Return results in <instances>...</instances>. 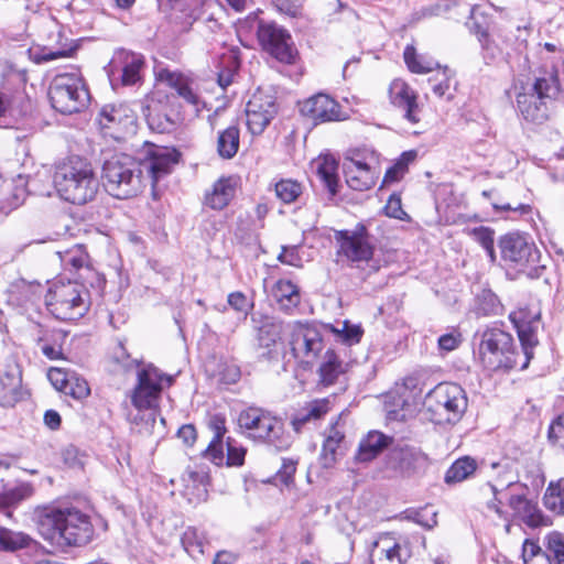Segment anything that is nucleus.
Here are the masks:
<instances>
[{
  "label": "nucleus",
  "instance_id": "nucleus-29",
  "mask_svg": "<svg viewBox=\"0 0 564 564\" xmlns=\"http://www.w3.org/2000/svg\"><path fill=\"white\" fill-rule=\"evenodd\" d=\"M344 438L345 435L341 431L336 427L330 429L319 455V460L324 468H332L336 464Z\"/></svg>",
  "mask_w": 564,
  "mask_h": 564
},
{
  "label": "nucleus",
  "instance_id": "nucleus-40",
  "mask_svg": "<svg viewBox=\"0 0 564 564\" xmlns=\"http://www.w3.org/2000/svg\"><path fill=\"white\" fill-rule=\"evenodd\" d=\"M427 457L417 448L404 447L399 453L400 468L408 473H415L426 464Z\"/></svg>",
  "mask_w": 564,
  "mask_h": 564
},
{
  "label": "nucleus",
  "instance_id": "nucleus-3",
  "mask_svg": "<svg viewBox=\"0 0 564 564\" xmlns=\"http://www.w3.org/2000/svg\"><path fill=\"white\" fill-rule=\"evenodd\" d=\"M53 185L59 198L74 205L94 200L99 189L91 164L79 156H69L56 165Z\"/></svg>",
  "mask_w": 564,
  "mask_h": 564
},
{
  "label": "nucleus",
  "instance_id": "nucleus-23",
  "mask_svg": "<svg viewBox=\"0 0 564 564\" xmlns=\"http://www.w3.org/2000/svg\"><path fill=\"white\" fill-rule=\"evenodd\" d=\"M510 318L517 328L521 343L522 354L524 356V361L521 366V369H524L528 367L530 359L533 356V348L538 344L535 327L532 325V323L524 321L523 312L513 313L510 315Z\"/></svg>",
  "mask_w": 564,
  "mask_h": 564
},
{
  "label": "nucleus",
  "instance_id": "nucleus-52",
  "mask_svg": "<svg viewBox=\"0 0 564 564\" xmlns=\"http://www.w3.org/2000/svg\"><path fill=\"white\" fill-rule=\"evenodd\" d=\"M333 330L348 345L359 343L362 336V329L360 326L350 325L347 321L343 323L341 328H333Z\"/></svg>",
  "mask_w": 564,
  "mask_h": 564
},
{
  "label": "nucleus",
  "instance_id": "nucleus-6",
  "mask_svg": "<svg viewBox=\"0 0 564 564\" xmlns=\"http://www.w3.org/2000/svg\"><path fill=\"white\" fill-rule=\"evenodd\" d=\"M423 404L435 423L454 424L466 412L468 398L459 384L442 382L426 393Z\"/></svg>",
  "mask_w": 564,
  "mask_h": 564
},
{
  "label": "nucleus",
  "instance_id": "nucleus-48",
  "mask_svg": "<svg viewBox=\"0 0 564 564\" xmlns=\"http://www.w3.org/2000/svg\"><path fill=\"white\" fill-rule=\"evenodd\" d=\"M473 238L486 250L491 262L496 260L494 230L487 227H478L471 230Z\"/></svg>",
  "mask_w": 564,
  "mask_h": 564
},
{
  "label": "nucleus",
  "instance_id": "nucleus-15",
  "mask_svg": "<svg viewBox=\"0 0 564 564\" xmlns=\"http://www.w3.org/2000/svg\"><path fill=\"white\" fill-rule=\"evenodd\" d=\"M290 347L295 359L313 364L324 349L321 330L314 325L300 322L290 325Z\"/></svg>",
  "mask_w": 564,
  "mask_h": 564
},
{
  "label": "nucleus",
  "instance_id": "nucleus-34",
  "mask_svg": "<svg viewBox=\"0 0 564 564\" xmlns=\"http://www.w3.org/2000/svg\"><path fill=\"white\" fill-rule=\"evenodd\" d=\"M345 372V366L334 350H327L319 366L321 381L325 386L333 384L339 375Z\"/></svg>",
  "mask_w": 564,
  "mask_h": 564
},
{
  "label": "nucleus",
  "instance_id": "nucleus-46",
  "mask_svg": "<svg viewBox=\"0 0 564 564\" xmlns=\"http://www.w3.org/2000/svg\"><path fill=\"white\" fill-rule=\"evenodd\" d=\"M545 545L552 554L554 564H564V536L558 531H552L545 535Z\"/></svg>",
  "mask_w": 564,
  "mask_h": 564
},
{
  "label": "nucleus",
  "instance_id": "nucleus-32",
  "mask_svg": "<svg viewBox=\"0 0 564 564\" xmlns=\"http://www.w3.org/2000/svg\"><path fill=\"white\" fill-rule=\"evenodd\" d=\"M235 186L229 178H220L217 181L212 193L207 194L206 203L213 209H223L235 196Z\"/></svg>",
  "mask_w": 564,
  "mask_h": 564
},
{
  "label": "nucleus",
  "instance_id": "nucleus-42",
  "mask_svg": "<svg viewBox=\"0 0 564 564\" xmlns=\"http://www.w3.org/2000/svg\"><path fill=\"white\" fill-rule=\"evenodd\" d=\"M524 564H552L550 555L534 541L525 540L522 547Z\"/></svg>",
  "mask_w": 564,
  "mask_h": 564
},
{
  "label": "nucleus",
  "instance_id": "nucleus-36",
  "mask_svg": "<svg viewBox=\"0 0 564 564\" xmlns=\"http://www.w3.org/2000/svg\"><path fill=\"white\" fill-rule=\"evenodd\" d=\"M477 468L476 460L469 456L456 459L445 474L446 484L460 482L471 476Z\"/></svg>",
  "mask_w": 564,
  "mask_h": 564
},
{
  "label": "nucleus",
  "instance_id": "nucleus-43",
  "mask_svg": "<svg viewBox=\"0 0 564 564\" xmlns=\"http://www.w3.org/2000/svg\"><path fill=\"white\" fill-rule=\"evenodd\" d=\"M274 189L276 197L285 204L295 202L303 191L302 185L293 180L279 181L275 184Z\"/></svg>",
  "mask_w": 564,
  "mask_h": 564
},
{
  "label": "nucleus",
  "instance_id": "nucleus-54",
  "mask_svg": "<svg viewBox=\"0 0 564 564\" xmlns=\"http://www.w3.org/2000/svg\"><path fill=\"white\" fill-rule=\"evenodd\" d=\"M70 373L62 368H51L47 372V378L53 387L64 392L67 389V382Z\"/></svg>",
  "mask_w": 564,
  "mask_h": 564
},
{
  "label": "nucleus",
  "instance_id": "nucleus-8",
  "mask_svg": "<svg viewBox=\"0 0 564 564\" xmlns=\"http://www.w3.org/2000/svg\"><path fill=\"white\" fill-rule=\"evenodd\" d=\"M45 303L56 318L76 319L88 311V292L78 282L57 280L50 286Z\"/></svg>",
  "mask_w": 564,
  "mask_h": 564
},
{
  "label": "nucleus",
  "instance_id": "nucleus-18",
  "mask_svg": "<svg viewBox=\"0 0 564 564\" xmlns=\"http://www.w3.org/2000/svg\"><path fill=\"white\" fill-rule=\"evenodd\" d=\"M156 78L175 90L177 96L192 107L196 116L205 108V101L199 96L195 82L189 76L177 70L160 68L156 70Z\"/></svg>",
  "mask_w": 564,
  "mask_h": 564
},
{
  "label": "nucleus",
  "instance_id": "nucleus-62",
  "mask_svg": "<svg viewBox=\"0 0 564 564\" xmlns=\"http://www.w3.org/2000/svg\"><path fill=\"white\" fill-rule=\"evenodd\" d=\"M306 408L314 420H318L329 411V402L327 399L314 400Z\"/></svg>",
  "mask_w": 564,
  "mask_h": 564
},
{
  "label": "nucleus",
  "instance_id": "nucleus-61",
  "mask_svg": "<svg viewBox=\"0 0 564 564\" xmlns=\"http://www.w3.org/2000/svg\"><path fill=\"white\" fill-rule=\"evenodd\" d=\"M73 46L70 44H65L57 50L44 48L42 54L39 57L41 62H50L57 59L59 57L68 56L70 52H73Z\"/></svg>",
  "mask_w": 564,
  "mask_h": 564
},
{
  "label": "nucleus",
  "instance_id": "nucleus-30",
  "mask_svg": "<svg viewBox=\"0 0 564 564\" xmlns=\"http://www.w3.org/2000/svg\"><path fill=\"white\" fill-rule=\"evenodd\" d=\"M542 500L550 512L564 517V478L551 480L545 488Z\"/></svg>",
  "mask_w": 564,
  "mask_h": 564
},
{
  "label": "nucleus",
  "instance_id": "nucleus-1",
  "mask_svg": "<svg viewBox=\"0 0 564 564\" xmlns=\"http://www.w3.org/2000/svg\"><path fill=\"white\" fill-rule=\"evenodd\" d=\"M175 150L144 143L138 159L118 153L107 159L102 165V177L108 192L117 198H130L142 192L150 182L152 187L171 173L178 161Z\"/></svg>",
  "mask_w": 564,
  "mask_h": 564
},
{
  "label": "nucleus",
  "instance_id": "nucleus-21",
  "mask_svg": "<svg viewBox=\"0 0 564 564\" xmlns=\"http://www.w3.org/2000/svg\"><path fill=\"white\" fill-rule=\"evenodd\" d=\"M144 65L143 56L124 50L118 51L111 63V74H119L123 85H134L141 79Z\"/></svg>",
  "mask_w": 564,
  "mask_h": 564
},
{
  "label": "nucleus",
  "instance_id": "nucleus-41",
  "mask_svg": "<svg viewBox=\"0 0 564 564\" xmlns=\"http://www.w3.org/2000/svg\"><path fill=\"white\" fill-rule=\"evenodd\" d=\"M8 187L11 188L10 196L6 200L0 202V213L6 215L21 206L28 195L22 178L19 180L18 185L12 186V184H8Z\"/></svg>",
  "mask_w": 564,
  "mask_h": 564
},
{
  "label": "nucleus",
  "instance_id": "nucleus-27",
  "mask_svg": "<svg viewBox=\"0 0 564 564\" xmlns=\"http://www.w3.org/2000/svg\"><path fill=\"white\" fill-rule=\"evenodd\" d=\"M271 296L281 310L290 311L301 301L299 288L290 280H279L271 289Z\"/></svg>",
  "mask_w": 564,
  "mask_h": 564
},
{
  "label": "nucleus",
  "instance_id": "nucleus-35",
  "mask_svg": "<svg viewBox=\"0 0 564 564\" xmlns=\"http://www.w3.org/2000/svg\"><path fill=\"white\" fill-rule=\"evenodd\" d=\"M283 324L282 322L268 317L259 328L258 340L259 345L263 348L271 349L282 338Z\"/></svg>",
  "mask_w": 564,
  "mask_h": 564
},
{
  "label": "nucleus",
  "instance_id": "nucleus-49",
  "mask_svg": "<svg viewBox=\"0 0 564 564\" xmlns=\"http://www.w3.org/2000/svg\"><path fill=\"white\" fill-rule=\"evenodd\" d=\"M64 393L72 395L74 399L82 400L89 395L90 389L88 382L75 373H70L67 389Z\"/></svg>",
  "mask_w": 564,
  "mask_h": 564
},
{
  "label": "nucleus",
  "instance_id": "nucleus-12",
  "mask_svg": "<svg viewBox=\"0 0 564 564\" xmlns=\"http://www.w3.org/2000/svg\"><path fill=\"white\" fill-rule=\"evenodd\" d=\"M502 260L519 272L529 276L538 274L540 252L536 247L519 234H509L499 241Z\"/></svg>",
  "mask_w": 564,
  "mask_h": 564
},
{
  "label": "nucleus",
  "instance_id": "nucleus-50",
  "mask_svg": "<svg viewBox=\"0 0 564 564\" xmlns=\"http://www.w3.org/2000/svg\"><path fill=\"white\" fill-rule=\"evenodd\" d=\"M501 310L497 296L490 292H484L478 297L477 312L481 315H496Z\"/></svg>",
  "mask_w": 564,
  "mask_h": 564
},
{
  "label": "nucleus",
  "instance_id": "nucleus-7",
  "mask_svg": "<svg viewBox=\"0 0 564 564\" xmlns=\"http://www.w3.org/2000/svg\"><path fill=\"white\" fill-rule=\"evenodd\" d=\"M477 356L488 370H510L518 365L520 356L512 336L498 328H487L480 335Z\"/></svg>",
  "mask_w": 564,
  "mask_h": 564
},
{
  "label": "nucleus",
  "instance_id": "nucleus-37",
  "mask_svg": "<svg viewBox=\"0 0 564 564\" xmlns=\"http://www.w3.org/2000/svg\"><path fill=\"white\" fill-rule=\"evenodd\" d=\"M182 544L191 556L196 557L204 554L207 538L204 531L189 527L182 535Z\"/></svg>",
  "mask_w": 564,
  "mask_h": 564
},
{
  "label": "nucleus",
  "instance_id": "nucleus-47",
  "mask_svg": "<svg viewBox=\"0 0 564 564\" xmlns=\"http://www.w3.org/2000/svg\"><path fill=\"white\" fill-rule=\"evenodd\" d=\"M405 64L412 73L424 74L433 69L432 62H425L413 46H406L403 53Z\"/></svg>",
  "mask_w": 564,
  "mask_h": 564
},
{
  "label": "nucleus",
  "instance_id": "nucleus-26",
  "mask_svg": "<svg viewBox=\"0 0 564 564\" xmlns=\"http://www.w3.org/2000/svg\"><path fill=\"white\" fill-rule=\"evenodd\" d=\"M509 506L527 525L535 528L542 523L543 513L536 502L527 499L524 496H511Z\"/></svg>",
  "mask_w": 564,
  "mask_h": 564
},
{
  "label": "nucleus",
  "instance_id": "nucleus-28",
  "mask_svg": "<svg viewBox=\"0 0 564 564\" xmlns=\"http://www.w3.org/2000/svg\"><path fill=\"white\" fill-rule=\"evenodd\" d=\"M134 116L126 105H106L99 113V124L102 129H110L115 126L132 123Z\"/></svg>",
  "mask_w": 564,
  "mask_h": 564
},
{
  "label": "nucleus",
  "instance_id": "nucleus-45",
  "mask_svg": "<svg viewBox=\"0 0 564 564\" xmlns=\"http://www.w3.org/2000/svg\"><path fill=\"white\" fill-rule=\"evenodd\" d=\"M33 487L30 484L22 482L4 491L1 500L4 506H14L29 499L33 495Z\"/></svg>",
  "mask_w": 564,
  "mask_h": 564
},
{
  "label": "nucleus",
  "instance_id": "nucleus-19",
  "mask_svg": "<svg viewBox=\"0 0 564 564\" xmlns=\"http://www.w3.org/2000/svg\"><path fill=\"white\" fill-rule=\"evenodd\" d=\"M390 104L403 112V118L416 124L421 121V109L417 104V94L403 79H393L388 88Z\"/></svg>",
  "mask_w": 564,
  "mask_h": 564
},
{
  "label": "nucleus",
  "instance_id": "nucleus-58",
  "mask_svg": "<svg viewBox=\"0 0 564 564\" xmlns=\"http://www.w3.org/2000/svg\"><path fill=\"white\" fill-rule=\"evenodd\" d=\"M296 463L293 459H283L281 468L275 475V480L289 486L293 481Z\"/></svg>",
  "mask_w": 564,
  "mask_h": 564
},
{
  "label": "nucleus",
  "instance_id": "nucleus-38",
  "mask_svg": "<svg viewBox=\"0 0 564 564\" xmlns=\"http://www.w3.org/2000/svg\"><path fill=\"white\" fill-rule=\"evenodd\" d=\"M32 538L20 531H12L0 525V551L14 552L31 544Z\"/></svg>",
  "mask_w": 564,
  "mask_h": 564
},
{
  "label": "nucleus",
  "instance_id": "nucleus-63",
  "mask_svg": "<svg viewBox=\"0 0 564 564\" xmlns=\"http://www.w3.org/2000/svg\"><path fill=\"white\" fill-rule=\"evenodd\" d=\"M206 456L215 464L221 465L224 462L223 441L216 442L212 440L210 444L206 449Z\"/></svg>",
  "mask_w": 564,
  "mask_h": 564
},
{
  "label": "nucleus",
  "instance_id": "nucleus-59",
  "mask_svg": "<svg viewBox=\"0 0 564 564\" xmlns=\"http://www.w3.org/2000/svg\"><path fill=\"white\" fill-rule=\"evenodd\" d=\"M384 213L387 216L403 219L406 213L402 209L401 198L397 195H391L384 206Z\"/></svg>",
  "mask_w": 564,
  "mask_h": 564
},
{
  "label": "nucleus",
  "instance_id": "nucleus-11",
  "mask_svg": "<svg viewBox=\"0 0 564 564\" xmlns=\"http://www.w3.org/2000/svg\"><path fill=\"white\" fill-rule=\"evenodd\" d=\"M343 167L346 183L354 191L372 188L381 174L379 156L375 151H352L345 158Z\"/></svg>",
  "mask_w": 564,
  "mask_h": 564
},
{
  "label": "nucleus",
  "instance_id": "nucleus-33",
  "mask_svg": "<svg viewBox=\"0 0 564 564\" xmlns=\"http://www.w3.org/2000/svg\"><path fill=\"white\" fill-rule=\"evenodd\" d=\"M239 149V128L229 126L219 131L217 137V153L223 159L234 158Z\"/></svg>",
  "mask_w": 564,
  "mask_h": 564
},
{
  "label": "nucleus",
  "instance_id": "nucleus-14",
  "mask_svg": "<svg viewBox=\"0 0 564 564\" xmlns=\"http://www.w3.org/2000/svg\"><path fill=\"white\" fill-rule=\"evenodd\" d=\"M335 240L338 246L337 254L347 261L359 265L371 260L373 246L364 225L335 231Z\"/></svg>",
  "mask_w": 564,
  "mask_h": 564
},
{
  "label": "nucleus",
  "instance_id": "nucleus-13",
  "mask_svg": "<svg viewBox=\"0 0 564 564\" xmlns=\"http://www.w3.org/2000/svg\"><path fill=\"white\" fill-rule=\"evenodd\" d=\"M257 36L262 48L284 64H293L297 57L291 34L274 22L260 21Z\"/></svg>",
  "mask_w": 564,
  "mask_h": 564
},
{
  "label": "nucleus",
  "instance_id": "nucleus-10",
  "mask_svg": "<svg viewBox=\"0 0 564 564\" xmlns=\"http://www.w3.org/2000/svg\"><path fill=\"white\" fill-rule=\"evenodd\" d=\"M52 107L61 113H74L84 109L89 93L78 72L56 75L48 89Z\"/></svg>",
  "mask_w": 564,
  "mask_h": 564
},
{
  "label": "nucleus",
  "instance_id": "nucleus-39",
  "mask_svg": "<svg viewBox=\"0 0 564 564\" xmlns=\"http://www.w3.org/2000/svg\"><path fill=\"white\" fill-rule=\"evenodd\" d=\"M62 265L69 271H77L88 262V254L80 245H75L65 251H57Z\"/></svg>",
  "mask_w": 564,
  "mask_h": 564
},
{
  "label": "nucleus",
  "instance_id": "nucleus-31",
  "mask_svg": "<svg viewBox=\"0 0 564 564\" xmlns=\"http://www.w3.org/2000/svg\"><path fill=\"white\" fill-rule=\"evenodd\" d=\"M316 173L319 180L324 183L332 195L337 193L338 183V163L335 158L330 155H324L315 162Z\"/></svg>",
  "mask_w": 564,
  "mask_h": 564
},
{
  "label": "nucleus",
  "instance_id": "nucleus-17",
  "mask_svg": "<svg viewBox=\"0 0 564 564\" xmlns=\"http://www.w3.org/2000/svg\"><path fill=\"white\" fill-rule=\"evenodd\" d=\"M278 113L275 97L257 90L246 107L247 127L252 134H261Z\"/></svg>",
  "mask_w": 564,
  "mask_h": 564
},
{
  "label": "nucleus",
  "instance_id": "nucleus-20",
  "mask_svg": "<svg viewBox=\"0 0 564 564\" xmlns=\"http://www.w3.org/2000/svg\"><path fill=\"white\" fill-rule=\"evenodd\" d=\"M301 112L315 123L348 119V116L341 111L339 104L325 94H317L306 99L301 105Z\"/></svg>",
  "mask_w": 564,
  "mask_h": 564
},
{
  "label": "nucleus",
  "instance_id": "nucleus-9",
  "mask_svg": "<svg viewBox=\"0 0 564 564\" xmlns=\"http://www.w3.org/2000/svg\"><path fill=\"white\" fill-rule=\"evenodd\" d=\"M174 379L162 372L153 365H144L137 371V382L130 391L131 404L138 411H150L154 422V412L158 410L162 391L172 386Z\"/></svg>",
  "mask_w": 564,
  "mask_h": 564
},
{
  "label": "nucleus",
  "instance_id": "nucleus-25",
  "mask_svg": "<svg viewBox=\"0 0 564 564\" xmlns=\"http://www.w3.org/2000/svg\"><path fill=\"white\" fill-rule=\"evenodd\" d=\"M390 443V437L378 431L369 432L359 443L356 460L367 463L376 458Z\"/></svg>",
  "mask_w": 564,
  "mask_h": 564
},
{
  "label": "nucleus",
  "instance_id": "nucleus-57",
  "mask_svg": "<svg viewBox=\"0 0 564 564\" xmlns=\"http://www.w3.org/2000/svg\"><path fill=\"white\" fill-rule=\"evenodd\" d=\"M406 172V163L399 160L394 165L389 167L383 176L382 186L390 185L400 181Z\"/></svg>",
  "mask_w": 564,
  "mask_h": 564
},
{
  "label": "nucleus",
  "instance_id": "nucleus-55",
  "mask_svg": "<svg viewBox=\"0 0 564 564\" xmlns=\"http://www.w3.org/2000/svg\"><path fill=\"white\" fill-rule=\"evenodd\" d=\"M274 7L283 14L297 18L302 14V2L300 0H274Z\"/></svg>",
  "mask_w": 564,
  "mask_h": 564
},
{
  "label": "nucleus",
  "instance_id": "nucleus-16",
  "mask_svg": "<svg viewBox=\"0 0 564 564\" xmlns=\"http://www.w3.org/2000/svg\"><path fill=\"white\" fill-rule=\"evenodd\" d=\"M23 398L22 372L12 354L0 355V404L13 406Z\"/></svg>",
  "mask_w": 564,
  "mask_h": 564
},
{
  "label": "nucleus",
  "instance_id": "nucleus-5",
  "mask_svg": "<svg viewBox=\"0 0 564 564\" xmlns=\"http://www.w3.org/2000/svg\"><path fill=\"white\" fill-rule=\"evenodd\" d=\"M239 429L247 437L276 448H285L289 440L283 422L261 408L249 406L237 419Z\"/></svg>",
  "mask_w": 564,
  "mask_h": 564
},
{
  "label": "nucleus",
  "instance_id": "nucleus-64",
  "mask_svg": "<svg viewBox=\"0 0 564 564\" xmlns=\"http://www.w3.org/2000/svg\"><path fill=\"white\" fill-rule=\"evenodd\" d=\"M460 344V335L455 333H449L442 335L438 338V346L441 349L451 351L458 347Z\"/></svg>",
  "mask_w": 564,
  "mask_h": 564
},
{
  "label": "nucleus",
  "instance_id": "nucleus-2",
  "mask_svg": "<svg viewBox=\"0 0 564 564\" xmlns=\"http://www.w3.org/2000/svg\"><path fill=\"white\" fill-rule=\"evenodd\" d=\"M34 520L40 535L59 551L86 545L94 535L90 518L76 508L37 507Z\"/></svg>",
  "mask_w": 564,
  "mask_h": 564
},
{
  "label": "nucleus",
  "instance_id": "nucleus-24",
  "mask_svg": "<svg viewBox=\"0 0 564 564\" xmlns=\"http://www.w3.org/2000/svg\"><path fill=\"white\" fill-rule=\"evenodd\" d=\"M422 394L419 380L414 377L405 378L401 383H397L391 394L393 403L403 411H410L416 405Z\"/></svg>",
  "mask_w": 564,
  "mask_h": 564
},
{
  "label": "nucleus",
  "instance_id": "nucleus-44",
  "mask_svg": "<svg viewBox=\"0 0 564 564\" xmlns=\"http://www.w3.org/2000/svg\"><path fill=\"white\" fill-rule=\"evenodd\" d=\"M429 83L431 84L432 90L435 94V96H437L438 98L446 97V99L448 100L452 99V80L448 69L437 72L433 77L429 79Z\"/></svg>",
  "mask_w": 564,
  "mask_h": 564
},
{
  "label": "nucleus",
  "instance_id": "nucleus-22",
  "mask_svg": "<svg viewBox=\"0 0 564 564\" xmlns=\"http://www.w3.org/2000/svg\"><path fill=\"white\" fill-rule=\"evenodd\" d=\"M370 564H403L401 544L391 534L380 535L370 549Z\"/></svg>",
  "mask_w": 564,
  "mask_h": 564
},
{
  "label": "nucleus",
  "instance_id": "nucleus-4",
  "mask_svg": "<svg viewBox=\"0 0 564 564\" xmlns=\"http://www.w3.org/2000/svg\"><path fill=\"white\" fill-rule=\"evenodd\" d=\"M558 94V76L553 69L538 76L528 90L518 94L517 107L527 121L542 123L549 118L550 104Z\"/></svg>",
  "mask_w": 564,
  "mask_h": 564
},
{
  "label": "nucleus",
  "instance_id": "nucleus-51",
  "mask_svg": "<svg viewBox=\"0 0 564 564\" xmlns=\"http://www.w3.org/2000/svg\"><path fill=\"white\" fill-rule=\"evenodd\" d=\"M228 305L246 317L250 310L253 307V303L247 299L242 292H231L227 299Z\"/></svg>",
  "mask_w": 564,
  "mask_h": 564
},
{
  "label": "nucleus",
  "instance_id": "nucleus-60",
  "mask_svg": "<svg viewBox=\"0 0 564 564\" xmlns=\"http://www.w3.org/2000/svg\"><path fill=\"white\" fill-rule=\"evenodd\" d=\"M208 426L214 433L213 440L221 442L227 432L225 417L220 414L213 415L208 422Z\"/></svg>",
  "mask_w": 564,
  "mask_h": 564
},
{
  "label": "nucleus",
  "instance_id": "nucleus-53",
  "mask_svg": "<svg viewBox=\"0 0 564 564\" xmlns=\"http://www.w3.org/2000/svg\"><path fill=\"white\" fill-rule=\"evenodd\" d=\"M246 449L237 446L231 438L227 441V465L241 466L245 462Z\"/></svg>",
  "mask_w": 564,
  "mask_h": 564
},
{
  "label": "nucleus",
  "instance_id": "nucleus-56",
  "mask_svg": "<svg viewBox=\"0 0 564 564\" xmlns=\"http://www.w3.org/2000/svg\"><path fill=\"white\" fill-rule=\"evenodd\" d=\"M278 259L280 262L296 268L302 267V257L300 256V251L296 246L283 247Z\"/></svg>",
  "mask_w": 564,
  "mask_h": 564
}]
</instances>
